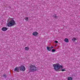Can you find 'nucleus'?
<instances>
[{
  "mask_svg": "<svg viewBox=\"0 0 80 80\" xmlns=\"http://www.w3.org/2000/svg\"><path fill=\"white\" fill-rule=\"evenodd\" d=\"M53 66L54 67V70L57 71H60V70H60V67L61 68H63V67H62V66H61L60 64H53Z\"/></svg>",
  "mask_w": 80,
  "mask_h": 80,
  "instance_id": "nucleus-1",
  "label": "nucleus"
},
{
  "mask_svg": "<svg viewBox=\"0 0 80 80\" xmlns=\"http://www.w3.org/2000/svg\"><path fill=\"white\" fill-rule=\"evenodd\" d=\"M29 69L31 72H34L37 71V68L36 66H35L31 64L29 67Z\"/></svg>",
  "mask_w": 80,
  "mask_h": 80,
  "instance_id": "nucleus-2",
  "label": "nucleus"
},
{
  "mask_svg": "<svg viewBox=\"0 0 80 80\" xmlns=\"http://www.w3.org/2000/svg\"><path fill=\"white\" fill-rule=\"evenodd\" d=\"M15 24V22L13 19H12L8 24V26L10 27H12V26L14 25Z\"/></svg>",
  "mask_w": 80,
  "mask_h": 80,
  "instance_id": "nucleus-3",
  "label": "nucleus"
},
{
  "mask_svg": "<svg viewBox=\"0 0 80 80\" xmlns=\"http://www.w3.org/2000/svg\"><path fill=\"white\" fill-rule=\"evenodd\" d=\"M19 68H20V70H21V71H25L26 69L25 67L24 66H23V65L19 67Z\"/></svg>",
  "mask_w": 80,
  "mask_h": 80,
  "instance_id": "nucleus-4",
  "label": "nucleus"
},
{
  "mask_svg": "<svg viewBox=\"0 0 80 80\" xmlns=\"http://www.w3.org/2000/svg\"><path fill=\"white\" fill-rule=\"evenodd\" d=\"M14 71L15 72H18L19 71V68L18 67H16L14 69Z\"/></svg>",
  "mask_w": 80,
  "mask_h": 80,
  "instance_id": "nucleus-5",
  "label": "nucleus"
},
{
  "mask_svg": "<svg viewBox=\"0 0 80 80\" xmlns=\"http://www.w3.org/2000/svg\"><path fill=\"white\" fill-rule=\"evenodd\" d=\"M7 28L6 27L2 28V30L3 31V32H5L6 30H7Z\"/></svg>",
  "mask_w": 80,
  "mask_h": 80,
  "instance_id": "nucleus-6",
  "label": "nucleus"
},
{
  "mask_svg": "<svg viewBox=\"0 0 80 80\" xmlns=\"http://www.w3.org/2000/svg\"><path fill=\"white\" fill-rule=\"evenodd\" d=\"M32 34L33 35H34V36H36L38 35V32H34Z\"/></svg>",
  "mask_w": 80,
  "mask_h": 80,
  "instance_id": "nucleus-7",
  "label": "nucleus"
},
{
  "mask_svg": "<svg viewBox=\"0 0 80 80\" xmlns=\"http://www.w3.org/2000/svg\"><path fill=\"white\" fill-rule=\"evenodd\" d=\"M73 78L71 77H68V80H72Z\"/></svg>",
  "mask_w": 80,
  "mask_h": 80,
  "instance_id": "nucleus-8",
  "label": "nucleus"
},
{
  "mask_svg": "<svg viewBox=\"0 0 80 80\" xmlns=\"http://www.w3.org/2000/svg\"><path fill=\"white\" fill-rule=\"evenodd\" d=\"M77 40V38H73L72 39V41L73 42H75Z\"/></svg>",
  "mask_w": 80,
  "mask_h": 80,
  "instance_id": "nucleus-9",
  "label": "nucleus"
},
{
  "mask_svg": "<svg viewBox=\"0 0 80 80\" xmlns=\"http://www.w3.org/2000/svg\"><path fill=\"white\" fill-rule=\"evenodd\" d=\"M64 41L67 42H69L68 39L67 38H66L64 39Z\"/></svg>",
  "mask_w": 80,
  "mask_h": 80,
  "instance_id": "nucleus-10",
  "label": "nucleus"
},
{
  "mask_svg": "<svg viewBox=\"0 0 80 80\" xmlns=\"http://www.w3.org/2000/svg\"><path fill=\"white\" fill-rule=\"evenodd\" d=\"M47 49L48 51H50L51 50V49H50V47H47Z\"/></svg>",
  "mask_w": 80,
  "mask_h": 80,
  "instance_id": "nucleus-11",
  "label": "nucleus"
},
{
  "mask_svg": "<svg viewBox=\"0 0 80 80\" xmlns=\"http://www.w3.org/2000/svg\"><path fill=\"white\" fill-rule=\"evenodd\" d=\"M25 20H26V21H28V17L26 18Z\"/></svg>",
  "mask_w": 80,
  "mask_h": 80,
  "instance_id": "nucleus-12",
  "label": "nucleus"
},
{
  "mask_svg": "<svg viewBox=\"0 0 80 80\" xmlns=\"http://www.w3.org/2000/svg\"><path fill=\"white\" fill-rule=\"evenodd\" d=\"M25 50H29V48H27V47H26L25 48Z\"/></svg>",
  "mask_w": 80,
  "mask_h": 80,
  "instance_id": "nucleus-13",
  "label": "nucleus"
},
{
  "mask_svg": "<svg viewBox=\"0 0 80 80\" xmlns=\"http://www.w3.org/2000/svg\"><path fill=\"white\" fill-rule=\"evenodd\" d=\"M65 68H64V69H62L61 70L62 72H64V71H66Z\"/></svg>",
  "mask_w": 80,
  "mask_h": 80,
  "instance_id": "nucleus-14",
  "label": "nucleus"
},
{
  "mask_svg": "<svg viewBox=\"0 0 80 80\" xmlns=\"http://www.w3.org/2000/svg\"><path fill=\"white\" fill-rule=\"evenodd\" d=\"M3 77L4 78H6V77H7V76L6 75V74H5H5L3 75Z\"/></svg>",
  "mask_w": 80,
  "mask_h": 80,
  "instance_id": "nucleus-15",
  "label": "nucleus"
},
{
  "mask_svg": "<svg viewBox=\"0 0 80 80\" xmlns=\"http://www.w3.org/2000/svg\"><path fill=\"white\" fill-rule=\"evenodd\" d=\"M55 50L53 49L52 50V52H55Z\"/></svg>",
  "mask_w": 80,
  "mask_h": 80,
  "instance_id": "nucleus-16",
  "label": "nucleus"
},
{
  "mask_svg": "<svg viewBox=\"0 0 80 80\" xmlns=\"http://www.w3.org/2000/svg\"><path fill=\"white\" fill-rule=\"evenodd\" d=\"M55 42L56 43H58V41H55Z\"/></svg>",
  "mask_w": 80,
  "mask_h": 80,
  "instance_id": "nucleus-17",
  "label": "nucleus"
},
{
  "mask_svg": "<svg viewBox=\"0 0 80 80\" xmlns=\"http://www.w3.org/2000/svg\"><path fill=\"white\" fill-rule=\"evenodd\" d=\"M53 48V47H51V48H50V49H52V48Z\"/></svg>",
  "mask_w": 80,
  "mask_h": 80,
  "instance_id": "nucleus-18",
  "label": "nucleus"
},
{
  "mask_svg": "<svg viewBox=\"0 0 80 80\" xmlns=\"http://www.w3.org/2000/svg\"><path fill=\"white\" fill-rule=\"evenodd\" d=\"M54 17H56V16H54Z\"/></svg>",
  "mask_w": 80,
  "mask_h": 80,
  "instance_id": "nucleus-19",
  "label": "nucleus"
}]
</instances>
